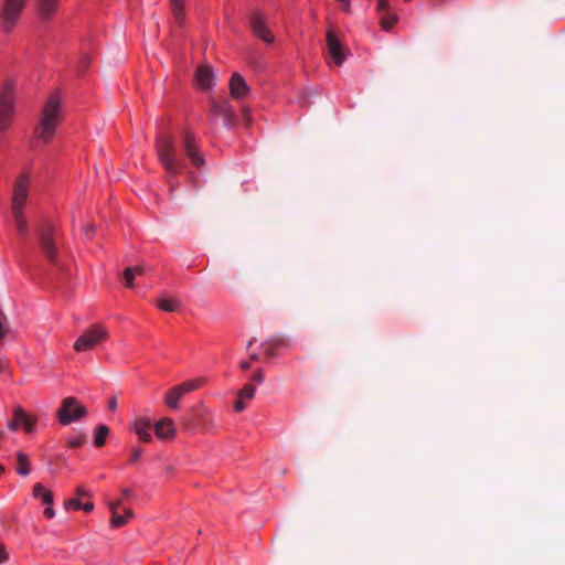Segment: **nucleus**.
I'll use <instances>...</instances> for the list:
<instances>
[{"label": "nucleus", "mask_w": 565, "mask_h": 565, "mask_svg": "<svg viewBox=\"0 0 565 565\" xmlns=\"http://www.w3.org/2000/svg\"><path fill=\"white\" fill-rule=\"evenodd\" d=\"M64 119V108L58 92H53L46 99L40 116L39 124L34 129L36 141L47 145L55 136L57 127Z\"/></svg>", "instance_id": "f257e3e1"}, {"label": "nucleus", "mask_w": 565, "mask_h": 565, "mask_svg": "<svg viewBox=\"0 0 565 565\" xmlns=\"http://www.w3.org/2000/svg\"><path fill=\"white\" fill-rule=\"evenodd\" d=\"M156 151L166 171L170 192H174L179 186L178 175L186 167L184 160L179 156L172 138L168 135L157 137Z\"/></svg>", "instance_id": "f03ea898"}, {"label": "nucleus", "mask_w": 565, "mask_h": 565, "mask_svg": "<svg viewBox=\"0 0 565 565\" xmlns=\"http://www.w3.org/2000/svg\"><path fill=\"white\" fill-rule=\"evenodd\" d=\"M30 184V173L22 172L13 182L11 195V213L15 223L17 231L22 237H26L29 234V223L24 214V209L29 199Z\"/></svg>", "instance_id": "7ed1b4c3"}, {"label": "nucleus", "mask_w": 565, "mask_h": 565, "mask_svg": "<svg viewBox=\"0 0 565 565\" xmlns=\"http://www.w3.org/2000/svg\"><path fill=\"white\" fill-rule=\"evenodd\" d=\"M108 335L109 332L105 324H92L76 339L73 348L76 352H86L105 342Z\"/></svg>", "instance_id": "20e7f679"}, {"label": "nucleus", "mask_w": 565, "mask_h": 565, "mask_svg": "<svg viewBox=\"0 0 565 565\" xmlns=\"http://www.w3.org/2000/svg\"><path fill=\"white\" fill-rule=\"evenodd\" d=\"M15 100V83L7 81L0 92V132L6 131L13 119Z\"/></svg>", "instance_id": "39448f33"}, {"label": "nucleus", "mask_w": 565, "mask_h": 565, "mask_svg": "<svg viewBox=\"0 0 565 565\" xmlns=\"http://www.w3.org/2000/svg\"><path fill=\"white\" fill-rule=\"evenodd\" d=\"M28 0H4L0 11L1 29L6 33L12 32Z\"/></svg>", "instance_id": "423d86ee"}, {"label": "nucleus", "mask_w": 565, "mask_h": 565, "mask_svg": "<svg viewBox=\"0 0 565 565\" xmlns=\"http://www.w3.org/2000/svg\"><path fill=\"white\" fill-rule=\"evenodd\" d=\"M86 414V407L82 405L77 398L66 397L57 409L56 416L61 425L67 426L85 417Z\"/></svg>", "instance_id": "0eeeda50"}, {"label": "nucleus", "mask_w": 565, "mask_h": 565, "mask_svg": "<svg viewBox=\"0 0 565 565\" xmlns=\"http://www.w3.org/2000/svg\"><path fill=\"white\" fill-rule=\"evenodd\" d=\"M39 417L29 414L22 406H17L12 411V418L8 422L10 431L23 430L26 435H32L36 431Z\"/></svg>", "instance_id": "6e6552de"}, {"label": "nucleus", "mask_w": 565, "mask_h": 565, "mask_svg": "<svg viewBox=\"0 0 565 565\" xmlns=\"http://www.w3.org/2000/svg\"><path fill=\"white\" fill-rule=\"evenodd\" d=\"M204 384H205V380L202 377H198V379L189 380L179 385L173 386L166 394V397H164L166 405L171 409H178L179 403L185 394L202 387Z\"/></svg>", "instance_id": "1a4fd4ad"}, {"label": "nucleus", "mask_w": 565, "mask_h": 565, "mask_svg": "<svg viewBox=\"0 0 565 565\" xmlns=\"http://www.w3.org/2000/svg\"><path fill=\"white\" fill-rule=\"evenodd\" d=\"M56 225L51 222H44L39 230V242L42 252L50 263L56 264L57 250L55 245Z\"/></svg>", "instance_id": "9d476101"}, {"label": "nucleus", "mask_w": 565, "mask_h": 565, "mask_svg": "<svg viewBox=\"0 0 565 565\" xmlns=\"http://www.w3.org/2000/svg\"><path fill=\"white\" fill-rule=\"evenodd\" d=\"M182 149L193 167L201 169L205 166L204 154L198 143L196 136L192 130H185L182 135Z\"/></svg>", "instance_id": "9b49d317"}, {"label": "nucleus", "mask_w": 565, "mask_h": 565, "mask_svg": "<svg viewBox=\"0 0 565 565\" xmlns=\"http://www.w3.org/2000/svg\"><path fill=\"white\" fill-rule=\"evenodd\" d=\"M210 115L213 122L220 119L227 128L234 127L237 121L236 111L228 100L213 102Z\"/></svg>", "instance_id": "f8f14e48"}, {"label": "nucleus", "mask_w": 565, "mask_h": 565, "mask_svg": "<svg viewBox=\"0 0 565 565\" xmlns=\"http://www.w3.org/2000/svg\"><path fill=\"white\" fill-rule=\"evenodd\" d=\"M249 28L253 34L267 44L275 41L274 34L267 25L266 17L263 12L255 10L249 17Z\"/></svg>", "instance_id": "ddd939ff"}, {"label": "nucleus", "mask_w": 565, "mask_h": 565, "mask_svg": "<svg viewBox=\"0 0 565 565\" xmlns=\"http://www.w3.org/2000/svg\"><path fill=\"white\" fill-rule=\"evenodd\" d=\"M326 40L330 57L337 66H342L345 61L344 49L332 29L327 31Z\"/></svg>", "instance_id": "4468645a"}, {"label": "nucleus", "mask_w": 565, "mask_h": 565, "mask_svg": "<svg viewBox=\"0 0 565 565\" xmlns=\"http://www.w3.org/2000/svg\"><path fill=\"white\" fill-rule=\"evenodd\" d=\"M151 427V419L147 417L137 418L129 424L130 431L136 434L141 443H150L152 440Z\"/></svg>", "instance_id": "2eb2a0df"}, {"label": "nucleus", "mask_w": 565, "mask_h": 565, "mask_svg": "<svg viewBox=\"0 0 565 565\" xmlns=\"http://www.w3.org/2000/svg\"><path fill=\"white\" fill-rule=\"evenodd\" d=\"M228 86L231 96L237 100L244 99L250 92L245 78L239 73L232 74Z\"/></svg>", "instance_id": "dca6fc26"}, {"label": "nucleus", "mask_w": 565, "mask_h": 565, "mask_svg": "<svg viewBox=\"0 0 565 565\" xmlns=\"http://www.w3.org/2000/svg\"><path fill=\"white\" fill-rule=\"evenodd\" d=\"M154 435L158 439L171 440L175 437L177 428L170 417H163L153 426Z\"/></svg>", "instance_id": "f3484780"}, {"label": "nucleus", "mask_w": 565, "mask_h": 565, "mask_svg": "<svg viewBox=\"0 0 565 565\" xmlns=\"http://www.w3.org/2000/svg\"><path fill=\"white\" fill-rule=\"evenodd\" d=\"M195 83L200 89L209 90L214 86V75L210 67L200 66L195 71Z\"/></svg>", "instance_id": "a211bd4d"}, {"label": "nucleus", "mask_w": 565, "mask_h": 565, "mask_svg": "<svg viewBox=\"0 0 565 565\" xmlns=\"http://www.w3.org/2000/svg\"><path fill=\"white\" fill-rule=\"evenodd\" d=\"M33 495L36 499H41L46 505H52L54 502L53 493L50 490H45L42 483H36L34 486Z\"/></svg>", "instance_id": "6ab92c4d"}, {"label": "nucleus", "mask_w": 565, "mask_h": 565, "mask_svg": "<svg viewBox=\"0 0 565 565\" xmlns=\"http://www.w3.org/2000/svg\"><path fill=\"white\" fill-rule=\"evenodd\" d=\"M17 472L23 477L31 472L29 456L25 452L19 451L17 454Z\"/></svg>", "instance_id": "aec40b11"}, {"label": "nucleus", "mask_w": 565, "mask_h": 565, "mask_svg": "<svg viewBox=\"0 0 565 565\" xmlns=\"http://www.w3.org/2000/svg\"><path fill=\"white\" fill-rule=\"evenodd\" d=\"M58 0H40L39 12L42 17H50L56 12Z\"/></svg>", "instance_id": "412c9836"}, {"label": "nucleus", "mask_w": 565, "mask_h": 565, "mask_svg": "<svg viewBox=\"0 0 565 565\" xmlns=\"http://www.w3.org/2000/svg\"><path fill=\"white\" fill-rule=\"evenodd\" d=\"M175 21L181 24L184 20V0H169Z\"/></svg>", "instance_id": "4be33fe9"}, {"label": "nucleus", "mask_w": 565, "mask_h": 565, "mask_svg": "<svg viewBox=\"0 0 565 565\" xmlns=\"http://www.w3.org/2000/svg\"><path fill=\"white\" fill-rule=\"evenodd\" d=\"M157 307L166 312H175L180 308V301L174 298H162L158 300Z\"/></svg>", "instance_id": "5701e85b"}, {"label": "nucleus", "mask_w": 565, "mask_h": 565, "mask_svg": "<svg viewBox=\"0 0 565 565\" xmlns=\"http://www.w3.org/2000/svg\"><path fill=\"white\" fill-rule=\"evenodd\" d=\"M109 429L106 425H99L94 434V445L96 447H103L106 443Z\"/></svg>", "instance_id": "b1692460"}, {"label": "nucleus", "mask_w": 565, "mask_h": 565, "mask_svg": "<svg viewBox=\"0 0 565 565\" xmlns=\"http://www.w3.org/2000/svg\"><path fill=\"white\" fill-rule=\"evenodd\" d=\"M142 271H143V268L140 266L127 267L124 271V279H125L126 286L128 288H132L135 276L140 275Z\"/></svg>", "instance_id": "393cba45"}, {"label": "nucleus", "mask_w": 565, "mask_h": 565, "mask_svg": "<svg viewBox=\"0 0 565 565\" xmlns=\"http://www.w3.org/2000/svg\"><path fill=\"white\" fill-rule=\"evenodd\" d=\"M282 345H284V343L281 341H268V342H265L262 344L264 352L268 356H274L276 354V352L278 351V349Z\"/></svg>", "instance_id": "a878e982"}, {"label": "nucleus", "mask_w": 565, "mask_h": 565, "mask_svg": "<svg viewBox=\"0 0 565 565\" xmlns=\"http://www.w3.org/2000/svg\"><path fill=\"white\" fill-rule=\"evenodd\" d=\"M127 523H128L127 516H125L122 514H119L117 512H114L111 514V519H110L111 526H114V527H121V526H124Z\"/></svg>", "instance_id": "bb28decb"}, {"label": "nucleus", "mask_w": 565, "mask_h": 565, "mask_svg": "<svg viewBox=\"0 0 565 565\" xmlns=\"http://www.w3.org/2000/svg\"><path fill=\"white\" fill-rule=\"evenodd\" d=\"M397 22V17L393 14H387L385 17H382L381 19V25L383 30L388 31L393 25Z\"/></svg>", "instance_id": "cd10ccee"}, {"label": "nucleus", "mask_w": 565, "mask_h": 565, "mask_svg": "<svg viewBox=\"0 0 565 565\" xmlns=\"http://www.w3.org/2000/svg\"><path fill=\"white\" fill-rule=\"evenodd\" d=\"M254 395H255V387H254V385H252L249 383L245 384L238 394V396L241 398H246V399L253 398Z\"/></svg>", "instance_id": "c85d7f7f"}, {"label": "nucleus", "mask_w": 565, "mask_h": 565, "mask_svg": "<svg viewBox=\"0 0 565 565\" xmlns=\"http://www.w3.org/2000/svg\"><path fill=\"white\" fill-rule=\"evenodd\" d=\"M64 508L67 511L71 510H81L82 509V502L79 501V498H71L64 502Z\"/></svg>", "instance_id": "c756f323"}, {"label": "nucleus", "mask_w": 565, "mask_h": 565, "mask_svg": "<svg viewBox=\"0 0 565 565\" xmlns=\"http://www.w3.org/2000/svg\"><path fill=\"white\" fill-rule=\"evenodd\" d=\"M141 455H142V449L140 447H135L131 450L129 462L135 463L136 461H138L140 459Z\"/></svg>", "instance_id": "7c9ffc66"}, {"label": "nucleus", "mask_w": 565, "mask_h": 565, "mask_svg": "<svg viewBox=\"0 0 565 565\" xmlns=\"http://www.w3.org/2000/svg\"><path fill=\"white\" fill-rule=\"evenodd\" d=\"M75 493H76L77 498H79V497H89L90 495L89 491L86 490L83 486H78L75 489Z\"/></svg>", "instance_id": "2f4dec72"}, {"label": "nucleus", "mask_w": 565, "mask_h": 565, "mask_svg": "<svg viewBox=\"0 0 565 565\" xmlns=\"http://www.w3.org/2000/svg\"><path fill=\"white\" fill-rule=\"evenodd\" d=\"M44 516L49 520L53 519L55 516V511L54 509L52 508V505H47L45 509H44V512H43Z\"/></svg>", "instance_id": "473e14b6"}, {"label": "nucleus", "mask_w": 565, "mask_h": 565, "mask_svg": "<svg viewBox=\"0 0 565 565\" xmlns=\"http://www.w3.org/2000/svg\"><path fill=\"white\" fill-rule=\"evenodd\" d=\"M245 407H246V405H245V403L243 402V398H241V397L238 396V399H237V401L235 402V404H234V409H235L236 412H242V411H244V409H245Z\"/></svg>", "instance_id": "72a5a7b5"}, {"label": "nucleus", "mask_w": 565, "mask_h": 565, "mask_svg": "<svg viewBox=\"0 0 565 565\" xmlns=\"http://www.w3.org/2000/svg\"><path fill=\"white\" fill-rule=\"evenodd\" d=\"M9 558L4 545L0 544V564L7 562Z\"/></svg>", "instance_id": "f704fd0d"}, {"label": "nucleus", "mask_w": 565, "mask_h": 565, "mask_svg": "<svg viewBox=\"0 0 565 565\" xmlns=\"http://www.w3.org/2000/svg\"><path fill=\"white\" fill-rule=\"evenodd\" d=\"M252 380L258 384L263 383L264 375L260 370L256 371L255 374L252 376Z\"/></svg>", "instance_id": "c9c22d12"}, {"label": "nucleus", "mask_w": 565, "mask_h": 565, "mask_svg": "<svg viewBox=\"0 0 565 565\" xmlns=\"http://www.w3.org/2000/svg\"><path fill=\"white\" fill-rule=\"evenodd\" d=\"M84 512L89 513L94 510V503L92 501H87L82 503V509Z\"/></svg>", "instance_id": "e433bc0d"}, {"label": "nucleus", "mask_w": 565, "mask_h": 565, "mask_svg": "<svg viewBox=\"0 0 565 565\" xmlns=\"http://www.w3.org/2000/svg\"><path fill=\"white\" fill-rule=\"evenodd\" d=\"M388 8V1L387 0H379L377 2V10L379 11H385Z\"/></svg>", "instance_id": "4c0bfd02"}, {"label": "nucleus", "mask_w": 565, "mask_h": 565, "mask_svg": "<svg viewBox=\"0 0 565 565\" xmlns=\"http://www.w3.org/2000/svg\"><path fill=\"white\" fill-rule=\"evenodd\" d=\"M108 407L110 411H116L117 408V399L116 397H111L109 401H108Z\"/></svg>", "instance_id": "58836bf2"}, {"label": "nucleus", "mask_w": 565, "mask_h": 565, "mask_svg": "<svg viewBox=\"0 0 565 565\" xmlns=\"http://www.w3.org/2000/svg\"><path fill=\"white\" fill-rule=\"evenodd\" d=\"M121 504V500L113 501L109 503V509L111 512H116L117 508Z\"/></svg>", "instance_id": "ea45409f"}, {"label": "nucleus", "mask_w": 565, "mask_h": 565, "mask_svg": "<svg viewBox=\"0 0 565 565\" xmlns=\"http://www.w3.org/2000/svg\"><path fill=\"white\" fill-rule=\"evenodd\" d=\"M239 366H241L242 370L246 371V370H248L250 367V362L249 361H242L239 363Z\"/></svg>", "instance_id": "a19ab883"}, {"label": "nucleus", "mask_w": 565, "mask_h": 565, "mask_svg": "<svg viewBox=\"0 0 565 565\" xmlns=\"http://www.w3.org/2000/svg\"><path fill=\"white\" fill-rule=\"evenodd\" d=\"M122 515L127 516V520L129 521L134 514L130 509H125V513Z\"/></svg>", "instance_id": "79ce46f5"}, {"label": "nucleus", "mask_w": 565, "mask_h": 565, "mask_svg": "<svg viewBox=\"0 0 565 565\" xmlns=\"http://www.w3.org/2000/svg\"><path fill=\"white\" fill-rule=\"evenodd\" d=\"M249 359H250V361H257L258 360L257 353H250Z\"/></svg>", "instance_id": "37998d69"}, {"label": "nucleus", "mask_w": 565, "mask_h": 565, "mask_svg": "<svg viewBox=\"0 0 565 565\" xmlns=\"http://www.w3.org/2000/svg\"><path fill=\"white\" fill-rule=\"evenodd\" d=\"M130 493H131V491H130V490H128V489H125V490L122 491V494H124L125 497H129V495H130Z\"/></svg>", "instance_id": "c03bdc74"}, {"label": "nucleus", "mask_w": 565, "mask_h": 565, "mask_svg": "<svg viewBox=\"0 0 565 565\" xmlns=\"http://www.w3.org/2000/svg\"><path fill=\"white\" fill-rule=\"evenodd\" d=\"M3 471H4V468L2 465H0V476L3 473Z\"/></svg>", "instance_id": "a18cd8bd"}, {"label": "nucleus", "mask_w": 565, "mask_h": 565, "mask_svg": "<svg viewBox=\"0 0 565 565\" xmlns=\"http://www.w3.org/2000/svg\"><path fill=\"white\" fill-rule=\"evenodd\" d=\"M253 344V341L250 340L247 344V348H249Z\"/></svg>", "instance_id": "49530a36"}]
</instances>
